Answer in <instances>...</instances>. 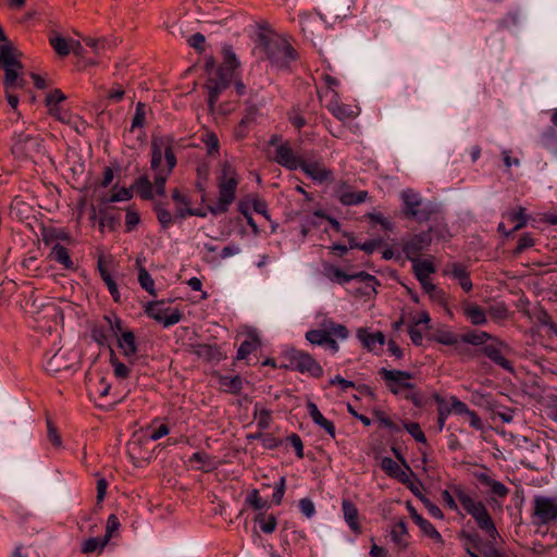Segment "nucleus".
Here are the masks:
<instances>
[{
    "instance_id": "nucleus-29",
    "label": "nucleus",
    "mask_w": 557,
    "mask_h": 557,
    "mask_svg": "<svg viewBox=\"0 0 557 557\" xmlns=\"http://www.w3.org/2000/svg\"><path fill=\"white\" fill-rule=\"evenodd\" d=\"M219 385L223 392L230 393V394H239L243 389V380L239 375H222L219 374Z\"/></svg>"
},
{
    "instance_id": "nucleus-40",
    "label": "nucleus",
    "mask_w": 557,
    "mask_h": 557,
    "mask_svg": "<svg viewBox=\"0 0 557 557\" xmlns=\"http://www.w3.org/2000/svg\"><path fill=\"white\" fill-rule=\"evenodd\" d=\"M253 417L257 420V425L260 430H267L272 422L271 411L261 407L258 403L253 408Z\"/></svg>"
},
{
    "instance_id": "nucleus-39",
    "label": "nucleus",
    "mask_w": 557,
    "mask_h": 557,
    "mask_svg": "<svg viewBox=\"0 0 557 557\" xmlns=\"http://www.w3.org/2000/svg\"><path fill=\"white\" fill-rule=\"evenodd\" d=\"M120 225V216L106 210H99V230L101 233L108 227L110 231H115Z\"/></svg>"
},
{
    "instance_id": "nucleus-21",
    "label": "nucleus",
    "mask_w": 557,
    "mask_h": 557,
    "mask_svg": "<svg viewBox=\"0 0 557 557\" xmlns=\"http://www.w3.org/2000/svg\"><path fill=\"white\" fill-rule=\"evenodd\" d=\"M258 116V109L256 107H249L246 113L234 128V136L236 139H244L248 136L251 127L256 124Z\"/></svg>"
},
{
    "instance_id": "nucleus-33",
    "label": "nucleus",
    "mask_w": 557,
    "mask_h": 557,
    "mask_svg": "<svg viewBox=\"0 0 557 557\" xmlns=\"http://www.w3.org/2000/svg\"><path fill=\"white\" fill-rule=\"evenodd\" d=\"M463 314L474 325H483L487 322L484 310L475 304H466L463 306Z\"/></svg>"
},
{
    "instance_id": "nucleus-64",
    "label": "nucleus",
    "mask_w": 557,
    "mask_h": 557,
    "mask_svg": "<svg viewBox=\"0 0 557 557\" xmlns=\"http://www.w3.org/2000/svg\"><path fill=\"white\" fill-rule=\"evenodd\" d=\"M146 432H147V436L151 441H158V440L166 436L170 433V429L166 424H161L156 429L152 426H149V428H147Z\"/></svg>"
},
{
    "instance_id": "nucleus-61",
    "label": "nucleus",
    "mask_w": 557,
    "mask_h": 557,
    "mask_svg": "<svg viewBox=\"0 0 557 557\" xmlns=\"http://www.w3.org/2000/svg\"><path fill=\"white\" fill-rule=\"evenodd\" d=\"M120 529V521L115 515H110L107 520L104 539L109 542Z\"/></svg>"
},
{
    "instance_id": "nucleus-38",
    "label": "nucleus",
    "mask_w": 557,
    "mask_h": 557,
    "mask_svg": "<svg viewBox=\"0 0 557 557\" xmlns=\"http://www.w3.org/2000/svg\"><path fill=\"white\" fill-rule=\"evenodd\" d=\"M416 524L421 529V531L426 536L432 539L435 543H438L442 545L444 544V540H443L441 533L435 529V527L429 520L424 519L423 517H417Z\"/></svg>"
},
{
    "instance_id": "nucleus-60",
    "label": "nucleus",
    "mask_w": 557,
    "mask_h": 557,
    "mask_svg": "<svg viewBox=\"0 0 557 557\" xmlns=\"http://www.w3.org/2000/svg\"><path fill=\"white\" fill-rule=\"evenodd\" d=\"M508 219L512 223H516L513 226V231H517L527 224L525 212H524V209L521 207H519L517 210L510 212L508 214Z\"/></svg>"
},
{
    "instance_id": "nucleus-43",
    "label": "nucleus",
    "mask_w": 557,
    "mask_h": 557,
    "mask_svg": "<svg viewBox=\"0 0 557 557\" xmlns=\"http://www.w3.org/2000/svg\"><path fill=\"white\" fill-rule=\"evenodd\" d=\"M50 45L60 57H66L71 52V41L66 38L54 35L49 38Z\"/></svg>"
},
{
    "instance_id": "nucleus-4",
    "label": "nucleus",
    "mask_w": 557,
    "mask_h": 557,
    "mask_svg": "<svg viewBox=\"0 0 557 557\" xmlns=\"http://www.w3.org/2000/svg\"><path fill=\"white\" fill-rule=\"evenodd\" d=\"M453 492L467 513L472 516L475 520L478 527L484 531L492 541H495L499 536V533L485 505L481 500H475L461 485H453Z\"/></svg>"
},
{
    "instance_id": "nucleus-55",
    "label": "nucleus",
    "mask_w": 557,
    "mask_h": 557,
    "mask_svg": "<svg viewBox=\"0 0 557 557\" xmlns=\"http://www.w3.org/2000/svg\"><path fill=\"white\" fill-rule=\"evenodd\" d=\"M421 284L422 289L430 295L433 299H443L444 292L442 289H438L435 284L432 283V281L429 278H424L422 281H419Z\"/></svg>"
},
{
    "instance_id": "nucleus-56",
    "label": "nucleus",
    "mask_w": 557,
    "mask_h": 557,
    "mask_svg": "<svg viewBox=\"0 0 557 557\" xmlns=\"http://www.w3.org/2000/svg\"><path fill=\"white\" fill-rule=\"evenodd\" d=\"M139 223H140L139 213L133 207H128L126 209V215H125V231L132 232L133 230H135V227Z\"/></svg>"
},
{
    "instance_id": "nucleus-8",
    "label": "nucleus",
    "mask_w": 557,
    "mask_h": 557,
    "mask_svg": "<svg viewBox=\"0 0 557 557\" xmlns=\"http://www.w3.org/2000/svg\"><path fill=\"white\" fill-rule=\"evenodd\" d=\"M534 525H547L557 522V499L549 496L536 495L533 498Z\"/></svg>"
},
{
    "instance_id": "nucleus-26",
    "label": "nucleus",
    "mask_w": 557,
    "mask_h": 557,
    "mask_svg": "<svg viewBox=\"0 0 557 557\" xmlns=\"http://www.w3.org/2000/svg\"><path fill=\"white\" fill-rule=\"evenodd\" d=\"M357 336L359 341L363 344V346L373 351L377 347L382 348L385 344V337L382 332L369 333L363 329L358 330Z\"/></svg>"
},
{
    "instance_id": "nucleus-12",
    "label": "nucleus",
    "mask_w": 557,
    "mask_h": 557,
    "mask_svg": "<svg viewBox=\"0 0 557 557\" xmlns=\"http://www.w3.org/2000/svg\"><path fill=\"white\" fill-rule=\"evenodd\" d=\"M379 373L382 379L385 380L387 388L393 394H398L400 388L412 389L414 387L413 384L409 382L412 379L410 372L382 368Z\"/></svg>"
},
{
    "instance_id": "nucleus-6",
    "label": "nucleus",
    "mask_w": 557,
    "mask_h": 557,
    "mask_svg": "<svg viewBox=\"0 0 557 557\" xmlns=\"http://www.w3.org/2000/svg\"><path fill=\"white\" fill-rule=\"evenodd\" d=\"M260 41L263 46L265 58L277 69H287L290 62L297 58L295 49L282 38L261 35Z\"/></svg>"
},
{
    "instance_id": "nucleus-63",
    "label": "nucleus",
    "mask_w": 557,
    "mask_h": 557,
    "mask_svg": "<svg viewBox=\"0 0 557 557\" xmlns=\"http://www.w3.org/2000/svg\"><path fill=\"white\" fill-rule=\"evenodd\" d=\"M64 354L59 350L57 351L48 361H47V369L49 371L59 372L61 369H67L69 367L66 364L61 363V359L63 358Z\"/></svg>"
},
{
    "instance_id": "nucleus-58",
    "label": "nucleus",
    "mask_w": 557,
    "mask_h": 557,
    "mask_svg": "<svg viewBox=\"0 0 557 557\" xmlns=\"http://www.w3.org/2000/svg\"><path fill=\"white\" fill-rule=\"evenodd\" d=\"M350 276H351V281L352 280L361 281L366 284L367 287H370L374 292H375V287L379 285L376 277L364 272V271H360V272L350 274Z\"/></svg>"
},
{
    "instance_id": "nucleus-19",
    "label": "nucleus",
    "mask_w": 557,
    "mask_h": 557,
    "mask_svg": "<svg viewBox=\"0 0 557 557\" xmlns=\"http://www.w3.org/2000/svg\"><path fill=\"white\" fill-rule=\"evenodd\" d=\"M502 343H499L498 345L487 344L482 347L481 352L498 367L503 368L508 372H513L512 363L504 356L502 351Z\"/></svg>"
},
{
    "instance_id": "nucleus-25",
    "label": "nucleus",
    "mask_w": 557,
    "mask_h": 557,
    "mask_svg": "<svg viewBox=\"0 0 557 557\" xmlns=\"http://www.w3.org/2000/svg\"><path fill=\"white\" fill-rule=\"evenodd\" d=\"M433 339L440 344H443V345H446V346H456V351L459 354V355H467L468 354V348L466 347H460V346H457L459 341H460V337L451 332V331H448V330H437L434 334H433Z\"/></svg>"
},
{
    "instance_id": "nucleus-18",
    "label": "nucleus",
    "mask_w": 557,
    "mask_h": 557,
    "mask_svg": "<svg viewBox=\"0 0 557 557\" xmlns=\"http://www.w3.org/2000/svg\"><path fill=\"white\" fill-rule=\"evenodd\" d=\"M389 537L398 549L404 550L408 547L409 532L404 519H399L392 523Z\"/></svg>"
},
{
    "instance_id": "nucleus-34",
    "label": "nucleus",
    "mask_w": 557,
    "mask_h": 557,
    "mask_svg": "<svg viewBox=\"0 0 557 557\" xmlns=\"http://www.w3.org/2000/svg\"><path fill=\"white\" fill-rule=\"evenodd\" d=\"M404 200V214L409 218L411 215V211L417 210L422 206L423 201L419 194L414 193L411 189H407L403 193Z\"/></svg>"
},
{
    "instance_id": "nucleus-9",
    "label": "nucleus",
    "mask_w": 557,
    "mask_h": 557,
    "mask_svg": "<svg viewBox=\"0 0 557 557\" xmlns=\"http://www.w3.org/2000/svg\"><path fill=\"white\" fill-rule=\"evenodd\" d=\"M145 313L161 323L164 327L172 326L183 319V313L177 308L164 307L163 301H150L145 307Z\"/></svg>"
},
{
    "instance_id": "nucleus-15",
    "label": "nucleus",
    "mask_w": 557,
    "mask_h": 557,
    "mask_svg": "<svg viewBox=\"0 0 557 557\" xmlns=\"http://www.w3.org/2000/svg\"><path fill=\"white\" fill-rule=\"evenodd\" d=\"M432 236L430 231L421 232L411 237L403 246V250L409 260H414L430 246Z\"/></svg>"
},
{
    "instance_id": "nucleus-24",
    "label": "nucleus",
    "mask_w": 557,
    "mask_h": 557,
    "mask_svg": "<svg viewBox=\"0 0 557 557\" xmlns=\"http://www.w3.org/2000/svg\"><path fill=\"white\" fill-rule=\"evenodd\" d=\"M342 510L344 515V519L350 530L355 533H359L361 530L359 519V510L356 505L349 499L344 498L342 500Z\"/></svg>"
},
{
    "instance_id": "nucleus-27",
    "label": "nucleus",
    "mask_w": 557,
    "mask_h": 557,
    "mask_svg": "<svg viewBox=\"0 0 557 557\" xmlns=\"http://www.w3.org/2000/svg\"><path fill=\"white\" fill-rule=\"evenodd\" d=\"M18 51L9 41L0 44V67L20 66Z\"/></svg>"
},
{
    "instance_id": "nucleus-51",
    "label": "nucleus",
    "mask_w": 557,
    "mask_h": 557,
    "mask_svg": "<svg viewBox=\"0 0 557 557\" xmlns=\"http://www.w3.org/2000/svg\"><path fill=\"white\" fill-rule=\"evenodd\" d=\"M540 144L548 149L555 150L557 147V131L555 128L549 127L546 132H544L540 137Z\"/></svg>"
},
{
    "instance_id": "nucleus-11",
    "label": "nucleus",
    "mask_w": 557,
    "mask_h": 557,
    "mask_svg": "<svg viewBox=\"0 0 557 557\" xmlns=\"http://www.w3.org/2000/svg\"><path fill=\"white\" fill-rule=\"evenodd\" d=\"M299 169L314 182L324 183L333 181V171L325 166L321 158H304Z\"/></svg>"
},
{
    "instance_id": "nucleus-14",
    "label": "nucleus",
    "mask_w": 557,
    "mask_h": 557,
    "mask_svg": "<svg viewBox=\"0 0 557 557\" xmlns=\"http://www.w3.org/2000/svg\"><path fill=\"white\" fill-rule=\"evenodd\" d=\"M302 159L304 158L295 153L289 143L287 141L277 145L275 148V154L273 157V160L277 164L290 171L298 170L299 165H301Z\"/></svg>"
},
{
    "instance_id": "nucleus-48",
    "label": "nucleus",
    "mask_w": 557,
    "mask_h": 557,
    "mask_svg": "<svg viewBox=\"0 0 557 557\" xmlns=\"http://www.w3.org/2000/svg\"><path fill=\"white\" fill-rule=\"evenodd\" d=\"M138 282L140 286L148 292L150 295L156 296L154 281L145 268L139 269Z\"/></svg>"
},
{
    "instance_id": "nucleus-53",
    "label": "nucleus",
    "mask_w": 557,
    "mask_h": 557,
    "mask_svg": "<svg viewBox=\"0 0 557 557\" xmlns=\"http://www.w3.org/2000/svg\"><path fill=\"white\" fill-rule=\"evenodd\" d=\"M202 141L206 145L209 156H215L219 153V139L213 132H207L202 136Z\"/></svg>"
},
{
    "instance_id": "nucleus-35",
    "label": "nucleus",
    "mask_w": 557,
    "mask_h": 557,
    "mask_svg": "<svg viewBox=\"0 0 557 557\" xmlns=\"http://www.w3.org/2000/svg\"><path fill=\"white\" fill-rule=\"evenodd\" d=\"M459 539L462 542L463 548L466 552L470 550H480V545L482 543L481 536L475 531L467 532L462 530L459 533Z\"/></svg>"
},
{
    "instance_id": "nucleus-16",
    "label": "nucleus",
    "mask_w": 557,
    "mask_h": 557,
    "mask_svg": "<svg viewBox=\"0 0 557 557\" xmlns=\"http://www.w3.org/2000/svg\"><path fill=\"white\" fill-rule=\"evenodd\" d=\"M443 274L458 281L460 287L467 293L470 292L473 287L470 273L462 263H447L443 270Z\"/></svg>"
},
{
    "instance_id": "nucleus-44",
    "label": "nucleus",
    "mask_w": 557,
    "mask_h": 557,
    "mask_svg": "<svg viewBox=\"0 0 557 557\" xmlns=\"http://www.w3.org/2000/svg\"><path fill=\"white\" fill-rule=\"evenodd\" d=\"M436 212V208L433 203L426 202L422 203L417 210L411 211V215L409 219H414L418 222H423L430 220V218Z\"/></svg>"
},
{
    "instance_id": "nucleus-57",
    "label": "nucleus",
    "mask_w": 557,
    "mask_h": 557,
    "mask_svg": "<svg viewBox=\"0 0 557 557\" xmlns=\"http://www.w3.org/2000/svg\"><path fill=\"white\" fill-rule=\"evenodd\" d=\"M256 521L260 523V528L262 532L267 534H271L275 531L277 521L274 516H269L268 518H264L262 515L256 518Z\"/></svg>"
},
{
    "instance_id": "nucleus-36",
    "label": "nucleus",
    "mask_w": 557,
    "mask_h": 557,
    "mask_svg": "<svg viewBox=\"0 0 557 557\" xmlns=\"http://www.w3.org/2000/svg\"><path fill=\"white\" fill-rule=\"evenodd\" d=\"M132 188H134L143 199L149 200L153 198V186L147 176L138 177Z\"/></svg>"
},
{
    "instance_id": "nucleus-41",
    "label": "nucleus",
    "mask_w": 557,
    "mask_h": 557,
    "mask_svg": "<svg viewBox=\"0 0 557 557\" xmlns=\"http://www.w3.org/2000/svg\"><path fill=\"white\" fill-rule=\"evenodd\" d=\"M492 336L487 332L484 331H473L460 336V341L466 344H470L473 346L483 345L486 341L491 339Z\"/></svg>"
},
{
    "instance_id": "nucleus-54",
    "label": "nucleus",
    "mask_w": 557,
    "mask_h": 557,
    "mask_svg": "<svg viewBox=\"0 0 557 557\" xmlns=\"http://www.w3.org/2000/svg\"><path fill=\"white\" fill-rule=\"evenodd\" d=\"M110 363L113 367L114 375L119 379H126L129 375V368L122 363L114 355L113 351H111L110 356Z\"/></svg>"
},
{
    "instance_id": "nucleus-13",
    "label": "nucleus",
    "mask_w": 557,
    "mask_h": 557,
    "mask_svg": "<svg viewBox=\"0 0 557 557\" xmlns=\"http://www.w3.org/2000/svg\"><path fill=\"white\" fill-rule=\"evenodd\" d=\"M10 215L24 223L29 228H33V223L37 221L35 208L26 202L22 197L16 196L10 206Z\"/></svg>"
},
{
    "instance_id": "nucleus-52",
    "label": "nucleus",
    "mask_w": 557,
    "mask_h": 557,
    "mask_svg": "<svg viewBox=\"0 0 557 557\" xmlns=\"http://www.w3.org/2000/svg\"><path fill=\"white\" fill-rule=\"evenodd\" d=\"M246 504L255 510L269 508L268 502L261 498L259 491L256 488H253L246 497Z\"/></svg>"
},
{
    "instance_id": "nucleus-47",
    "label": "nucleus",
    "mask_w": 557,
    "mask_h": 557,
    "mask_svg": "<svg viewBox=\"0 0 557 557\" xmlns=\"http://www.w3.org/2000/svg\"><path fill=\"white\" fill-rule=\"evenodd\" d=\"M108 541L104 537H89L82 544V552L84 554H91L96 550H102Z\"/></svg>"
},
{
    "instance_id": "nucleus-10",
    "label": "nucleus",
    "mask_w": 557,
    "mask_h": 557,
    "mask_svg": "<svg viewBox=\"0 0 557 557\" xmlns=\"http://www.w3.org/2000/svg\"><path fill=\"white\" fill-rule=\"evenodd\" d=\"M290 368L300 373H308L313 377H321L323 369L319 362L304 350L293 349L289 357Z\"/></svg>"
},
{
    "instance_id": "nucleus-30",
    "label": "nucleus",
    "mask_w": 557,
    "mask_h": 557,
    "mask_svg": "<svg viewBox=\"0 0 557 557\" xmlns=\"http://www.w3.org/2000/svg\"><path fill=\"white\" fill-rule=\"evenodd\" d=\"M369 194L367 190L350 191L342 189L338 194V199L344 206H356L367 200Z\"/></svg>"
},
{
    "instance_id": "nucleus-5",
    "label": "nucleus",
    "mask_w": 557,
    "mask_h": 557,
    "mask_svg": "<svg viewBox=\"0 0 557 557\" xmlns=\"http://www.w3.org/2000/svg\"><path fill=\"white\" fill-rule=\"evenodd\" d=\"M24 308L30 313L35 320L36 327L51 333L62 323L63 312L59 306L52 301H48L38 306L36 299L28 298Z\"/></svg>"
},
{
    "instance_id": "nucleus-17",
    "label": "nucleus",
    "mask_w": 557,
    "mask_h": 557,
    "mask_svg": "<svg viewBox=\"0 0 557 557\" xmlns=\"http://www.w3.org/2000/svg\"><path fill=\"white\" fill-rule=\"evenodd\" d=\"M190 352L205 361H220L225 358L218 345L194 344L190 345Z\"/></svg>"
},
{
    "instance_id": "nucleus-46",
    "label": "nucleus",
    "mask_w": 557,
    "mask_h": 557,
    "mask_svg": "<svg viewBox=\"0 0 557 557\" xmlns=\"http://www.w3.org/2000/svg\"><path fill=\"white\" fill-rule=\"evenodd\" d=\"M325 275L332 282H336L341 285H345L351 281L350 274L345 273L343 270L334 265L325 269Z\"/></svg>"
},
{
    "instance_id": "nucleus-23",
    "label": "nucleus",
    "mask_w": 557,
    "mask_h": 557,
    "mask_svg": "<svg viewBox=\"0 0 557 557\" xmlns=\"http://www.w3.org/2000/svg\"><path fill=\"white\" fill-rule=\"evenodd\" d=\"M40 236L45 245L53 247L55 244H61V240L70 242L71 236L64 230L55 228L52 226L41 225Z\"/></svg>"
},
{
    "instance_id": "nucleus-20",
    "label": "nucleus",
    "mask_w": 557,
    "mask_h": 557,
    "mask_svg": "<svg viewBox=\"0 0 557 557\" xmlns=\"http://www.w3.org/2000/svg\"><path fill=\"white\" fill-rule=\"evenodd\" d=\"M326 108L339 121L354 119L358 114L351 106L339 101L337 91H334L332 99L326 104Z\"/></svg>"
},
{
    "instance_id": "nucleus-45",
    "label": "nucleus",
    "mask_w": 557,
    "mask_h": 557,
    "mask_svg": "<svg viewBox=\"0 0 557 557\" xmlns=\"http://www.w3.org/2000/svg\"><path fill=\"white\" fill-rule=\"evenodd\" d=\"M97 269L99 271V274L102 278V281L106 283L108 290L115 288L117 285L115 281L113 280L112 275L110 274L108 270V262L107 259L103 256H100L97 261Z\"/></svg>"
},
{
    "instance_id": "nucleus-28",
    "label": "nucleus",
    "mask_w": 557,
    "mask_h": 557,
    "mask_svg": "<svg viewBox=\"0 0 557 557\" xmlns=\"http://www.w3.org/2000/svg\"><path fill=\"white\" fill-rule=\"evenodd\" d=\"M4 70V89H14L16 87H24L25 82L20 77V72L23 69L22 63L20 66L2 67Z\"/></svg>"
},
{
    "instance_id": "nucleus-59",
    "label": "nucleus",
    "mask_w": 557,
    "mask_h": 557,
    "mask_svg": "<svg viewBox=\"0 0 557 557\" xmlns=\"http://www.w3.org/2000/svg\"><path fill=\"white\" fill-rule=\"evenodd\" d=\"M146 120V111H145V104L143 102H138L136 104V111L132 120V127L131 131H134L135 128L143 127Z\"/></svg>"
},
{
    "instance_id": "nucleus-50",
    "label": "nucleus",
    "mask_w": 557,
    "mask_h": 557,
    "mask_svg": "<svg viewBox=\"0 0 557 557\" xmlns=\"http://www.w3.org/2000/svg\"><path fill=\"white\" fill-rule=\"evenodd\" d=\"M154 212L157 214V219L163 230H168L173 224V215L172 213L165 209L162 205H157L154 207Z\"/></svg>"
},
{
    "instance_id": "nucleus-7",
    "label": "nucleus",
    "mask_w": 557,
    "mask_h": 557,
    "mask_svg": "<svg viewBox=\"0 0 557 557\" xmlns=\"http://www.w3.org/2000/svg\"><path fill=\"white\" fill-rule=\"evenodd\" d=\"M163 154L168 174H171L177 163L174 152V138L171 135L153 136L151 139V169L153 171H162L161 163Z\"/></svg>"
},
{
    "instance_id": "nucleus-62",
    "label": "nucleus",
    "mask_w": 557,
    "mask_h": 557,
    "mask_svg": "<svg viewBox=\"0 0 557 557\" xmlns=\"http://www.w3.org/2000/svg\"><path fill=\"white\" fill-rule=\"evenodd\" d=\"M405 429L408 431V433L419 443H426V437L421 430L419 423L410 422V423H404Z\"/></svg>"
},
{
    "instance_id": "nucleus-37",
    "label": "nucleus",
    "mask_w": 557,
    "mask_h": 557,
    "mask_svg": "<svg viewBox=\"0 0 557 557\" xmlns=\"http://www.w3.org/2000/svg\"><path fill=\"white\" fill-rule=\"evenodd\" d=\"M479 480L482 484L490 487V491L494 496H497L500 498H505L507 496L508 488L502 482L496 481L486 474L480 475Z\"/></svg>"
},
{
    "instance_id": "nucleus-42",
    "label": "nucleus",
    "mask_w": 557,
    "mask_h": 557,
    "mask_svg": "<svg viewBox=\"0 0 557 557\" xmlns=\"http://www.w3.org/2000/svg\"><path fill=\"white\" fill-rule=\"evenodd\" d=\"M259 346H260V342H259L258 337H256V336L245 339L240 344V346L237 350L236 359L237 360L246 359L251 352L257 350V348Z\"/></svg>"
},
{
    "instance_id": "nucleus-49",
    "label": "nucleus",
    "mask_w": 557,
    "mask_h": 557,
    "mask_svg": "<svg viewBox=\"0 0 557 557\" xmlns=\"http://www.w3.org/2000/svg\"><path fill=\"white\" fill-rule=\"evenodd\" d=\"M226 86H227L226 83H219V82H210V84L208 85V89H209L208 106L211 110L214 108L220 94Z\"/></svg>"
},
{
    "instance_id": "nucleus-22",
    "label": "nucleus",
    "mask_w": 557,
    "mask_h": 557,
    "mask_svg": "<svg viewBox=\"0 0 557 557\" xmlns=\"http://www.w3.org/2000/svg\"><path fill=\"white\" fill-rule=\"evenodd\" d=\"M48 258L51 261L60 264L64 270H74L75 264L71 258L70 251L62 244H55L53 247H50V251Z\"/></svg>"
},
{
    "instance_id": "nucleus-3",
    "label": "nucleus",
    "mask_w": 557,
    "mask_h": 557,
    "mask_svg": "<svg viewBox=\"0 0 557 557\" xmlns=\"http://www.w3.org/2000/svg\"><path fill=\"white\" fill-rule=\"evenodd\" d=\"M219 198L215 205L209 206L208 210L213 215L226 213L230 206L236 198L239 175L237 171L227 162L221 164L218 175Z\"/></svg>"
},
{
    "instance_id": "nucleus-2",
    "label": "nucleus",
    "mask_w": 557,
    "mask_h": 557,
    "mask_svg": "<svg viewBox=\"0 0 557 557\" xmlns=\"http://www.w3.org/2000/svg\"><path fill=\"white\" fill-rule=\"evenodd\" d=\"M348 336V329L330 318H323L318 329L309 330L305 335L310 344L324 347L332 354H336L339 350L337 339L345 341Z\"/></svg>"
},
{
    "instance_id": "nucleus-31",
    "label": "nucleus",
    "mask_w": 557,
    "mask_h": 557,
    "mask_svg": "<svg viewBox=\"0 0 557 557\" xmlns=\"http://www.w3.org/2000/svg\"><path fill=\"white\" fill-rule=\"evenodd\" d=\"M414 276L418 281L429 278L435 272V267L430 260H420L419 258L410 260Z\"/></svg>"
},
{
    "instance_id": "nucleus-32",
    "label": "nucleus",
    "mask_w": 557,
    "mask_h": 557,
    "mask_svg": "<svg viewBox=\"0 0 557 557\" xmlns=\"http://www.w3.org/2000/svg\"><path fill=\"white\" fill-rule=\"evenodd\" d=\"M119 347L125 357H133L137 351L135 334L132 331L123 332L119 338Z\"/></svg>"
},
{
    "instance_id": "nucleus-1",
    "label": "nucleus",
    "mask_w": 557,
    "mask_h": 557,
    "mask_svg": "<svg viewBox=\"0 0 557 557\" xmlns=\"http://www.w3.org/2000/svg\"><path fill=\"white\" fill-rule=\"evenodd\" d=\"M11 152L16 160L34 165H45L50 160L44 146V139L33 124L20 132L14 131Z\"/></svg>"
}]
</instances>
